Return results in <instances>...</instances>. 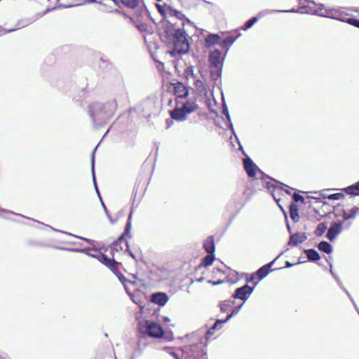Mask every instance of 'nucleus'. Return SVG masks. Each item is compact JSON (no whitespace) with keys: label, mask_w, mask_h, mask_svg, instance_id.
Returning a JSON list of instances; mask_svg holds the SVG:
<instances>
[{"label":"nucleus","mask_w":359,"mask_h":359,"mask_svg":"<svg viewBox=\"0 0 359 359\" xmlns=\"http://www.w3.org/2000/svg\"><path fill=\"white\" fill-rule=\"evenodd\" d=\"M158 13L162 17L161 27L158 26V36L162 42L172 46L170 54L174 56L188 53L190 43L189 35L184 29V21L182 22V27H177L176 24L179 20L184 19L190 22L189 20L181 11L173 9L165 3L164 5L158 4Z\"/></svg>","instance_id":"obj_1"},{"label":"nucleus","mask_w":359,"mask_h":359,"mask_svg":"<svg viewBox=\"0 0 359 359\" xmlns=\"http://www.w3.org/2000/svg\"><path fill=\"white\" fill-rule=\"evenodd\" d=\"M98 259L100 262L104 264V265L107 266L115 274L117 275L119 280L123 282V284L125 287L126 290L127 291L128 294L131 297V299L133 301L138 304L140 308L143 309V306H142L140 302L136 301L135 299V293H132L130 292L128 283L131 285L137 284L138 285H142L144 289H147V287H150L149 285L142 283L141 280H139V283L137 282H132L130 280H126L123 276L121 274H118V266L121 265V263L116 262L114 259H111L108 258L106 255L103 254H100L98 257Z\"/></svg>","instance_id":"obj_2"},{"label":"nucleus","mask_w":359,"mask_h":359,"mask_svg":"<svg viewBox=\"0 0 359 359\" xmlns=\"http://www.w3.org/2000/svg\"><path fill=\"white\" fill-rule=\"evenodd\" d=\"M117 108L115 100H111L104 104L95 103L90 106V114L94 122L104 121L114 115Z\"/></svg>","instance_id":"obj_3"},{"label":"nucleus","mask_w":359,"mask_h":359,"mask_svg":"<svg viewBox=\"0 0 359 359\" xmlns=\"http://www.w3.org/2000/svg\"><path fill=\"white\" fill-rule=\"evenodd\" d=\"M163 325L158 324V341L165 339L167 341H171L174 339L173 332L171 327L173 324H170V319L168 317H163Z\"/></svg>","instance_id":"obj_4"},{"label":"nucleus","mask_w":359,"mask_h":359,"mask_svg":"<svg viewBox=\"0 0 359 359\" xmlns=\"http://www.w3.org/2000/svg\"><path fill=\"white\" fill-rule=\"evenodd\" d=\"M131 217H132V213H130L128 217V222H127L124 232L121 235V236L117 239V241H116L112 244V246H111L112 250H116V251L122 250L123 247L122 246L121 244L124 243L126 245V243H128L127 241H125V237L128 236L129 238H131V234H130V230H131V226H132Z\"/></svg>","instance_id":"obj_5"},{"label":"nucleus","mask_w":359,"mask_h":359,"mask_svg":"<svg viewBox=\"0 0 359 359\" xmlns=\"http://www.w3.org/2000/svg\"><path fill=\"white\" fill-rule=\"evenodd\" d=\"M140 332L151 337H157V324L150 320H145L139 323Z\"/></svg>","instance_id":"obj_6"},{"label":"nucleus","mask_w":359,"mask_h":359,"mask_svg":"<svg viewBox=\"0 0 359 359\" xmlns=\"http://www.w3.org/2000/svg\"><path fill=\"white\" fill-rule=\"evenodd\" d=\"M257 283L258 282H255L253 287H250L248 284H245L242 287L236 288L233 294L232 295L233 299H239L243 302H245L252 293L255 285H257Z\"/></svg>","instance_id":"obj_7"},{"label":"nucleus","mask_w":359,"mask_h":359,"mask_svg":"<svg viewBox=\"0 0 359 359\" xmlns=\"http://www.w3.org/2000/svg\"><path fill=\"white\" fill-rule=\"evenodd\" d=\"M157 34L155 32H147V33L144 34V41L147 45L148 50L149 51L151 57L154 60V62H156V58L155 55V52L157 50V43L156 41V37Z\"/></svg>","instance_id":"obj_8"},{"label":"nucleus","mask_w":359,"mask_h":359,"mask_svg":"<svg viewBox=\"0 0 359 359\" xmlns=\"http://www.w3.org/2000/svg\"><path fill=\"white\" fill-rule=\"evenodd\" d=\"M225 57L226 53L222 56V52L219 49L211 51L208 57L210 67H222Z\"/></svg>","instance_id":"obj_9"},{"label":"nucleus","mask_w":359,"mask_h":359,"mask_svg":"<svg viewBox=\"0 0 359 359\" xmlns=\"http://www.w3.org/2000/svg\"><path fill=\"white\" fill-rule=\"evenodd\" d=\"M280 186L278 185V184H273L271 182H266V185H265V188L271 191L273 199L276 201L277 204L280 208V209L282 210H283V208L279 204L280 198H278L276 197V194H274V191L276 190H283V187H282L284 186V187H286L287 188V189H284V191L286 194L290 195L291 194L290 190H293V189L291 188V187H289L288 186H287V185H285V184H284L283 183H280Z\"/></svg>","instance_id":"obj_10"},{"label":"nucleus","mask_w":359,"mask_h":359,"mask_svg":"<svg viewBox=\"0 0 359 359\" xmlns=\"http://www.w3.org/2000/svg\"><path fill=\"white\" fill-rule=\"evenodd\" d=\"M343 230V222H333L331 223L330 228L326 234V238L330 241L336 239L337 236L341 233Z\"/></svg>","instance_id":"obj_11"},{"label":"nucleus","mask_w":359,"mask_h":359,"mask_svg":"<svg viewBox=\"0 0 359 359\" xmlns=\"http://www.w3.org/2000/svg\"><path fill=\"white\" fill-rule=\"evenodd\" d=\"M243 166L249 177H255L256 175L257 170H259V171L262 172L261 170L258 168L257 165L252 161V160L249 156H246L243 159Z\"/></svg>","instance_id":"obj_12"},{"label":"nucleus","mask_w":359,"mask_h":359,"mask_svg":"<svg viewBox=\"0 0 359 359\" xmlns=\"http://www.w3.org/2000/svg\"><path fill=\"white\" fill-rule=\"evenodd\" d=\"M287 227L289 231V233H291L290 226L288 223H287ZM306 239L307 236L306 233H295L293 234H290L288 245L290 246H296L299 243L304 242Z\"/></svg>","instance_id":"obj_13"},{"label":"nucleus","mask_w":359,"mask_h":359,"mask_svg":"<svg viewBox=\"0 0 359 359\" xmlns=\"http://www.w3.org/2000/svg\"><path fill=\"white\" fill-rule=\"evenodd\" d=\"M283 255L281 252L278 255L273 261L271 262L261 266L256 272L257 276L259 277V280H262L265 278L269 273L271 271V267L274 264L275 262Z\"/></svg>","instance_id":"obj_14"},{"label":"nucleus","mask_w":359,"mask_h":359,"mask_svg":"<svg viewBox=\"0 0 359 359\" xmlns=\"http://www.w3.org/2000/svg\"><path fill=\"white\" fill-rule=\"evenodd\" d=\"M174 93L177 97L185 98L189 94V90L182 83L178 82L174 84Z\"/></svg>","instance_id":"obj_15"},{"label":"nucleus","mask_w":359,"mask_h":359,"mask_svg":"<svg viewBox=\"0 0 359 359\" xmlns=\"http://www.w3.org/2000/svg\"><path fill=\"white\" fill-rule=\"evenodd\" d=\"M181 108L184 111V113L188 115L195 111L198 108V106L195 100H189L182 103Z\"/></svg>","instance_id":"obj_16"},{"label":"nucleus","mask_w":359,"mask_h":359,"mask_svg":"<svg viewBox=\"0 0 359 359\" xmlns=\"http://www.w3.org/2000/svg\"><path fill=\"white\" fill-rule=\"evenodd\" d=\"M220 43V36L217 34H209L205 39L204 46L210 48L214 45Z\"/></svg>","instance_id":"obj_17"},{"label":"nucleus","mask_w":359,"mask_h":359,"mask_svg":"<svg viewBox=\"0 0 359 359\" xmlns=\"http://www.w3.org/2000/svg\"><path fill=\"white\" fill-rule=\"evenodd\" d=\"M172 119L177 121H183L187 119V115L181 107H175L170 111Z\"/></svg>","instance_id":"obj_18"},{"label":"nucleus","mask_w":359,"mask_h":359,"mask_svg":"<svg viewBox=\"0 0 359 359\" xmlns=\"http://www.w3.org/2000/svg\"><path fill=\"white\" fill-rule=\"evenodd\" d=\"M241 36V33H238L236 36H229L220 42L219 45L221 46V47L226 49V54L229 50L230 47L232 46V44L235 42V41Z\"/></svg>","instance_id":"obj_19"},{"label":"nucleus","mask_w":359,"mask_h":359,"mask_svg":"<svg viewBox=\"0 0 359 359\" xmlns=\"http://www.w3.org/2000/svg\"><path fill=\"white\" fill-rule=\"evenodd\" d=\"M203 248L208 253H214L215 250L214 238L212 236H208L203 243Z\"/></svg>","instance_id":"obj_20"},{"label":"nucleus","mask_w":359,"mask_h":359,"mask_svg":"<svg viewBox=\"0 0 359 359\" xmlns=\"http://www.w3.org/2000/svg\"><path fill=\"white\" fill-rule=\"evenodd\" d=\"M290 217L291 219L294 222H298L299 220V215L298 212V205L294 203H292L290 205Z\"/></svg>","instance_id":"obj_21"},{"label":"nucleus","mask_w":359,"mask_h":359,"mask_svg":"<svg viewBox=\"0 0 359 359\" xmlns=\"http://www.w3.org/2000/svg\"><path fill=\"white\" fill-rule=\"evenodd\" d=\"M235 304V299H226L219 302V306L220 311L222 313L227 312L230 308L233 307Z\"/></svg>","instance_id":"obj_22"},{"label":"nucleus","mask_w":359,"mask_h":359,"mask_svg":"<svg viewBox=\"0 0 359 359\" xmlns=\"http://www.w3.org/2000/svg\"><path fill=\"white\" fill-rule=\"evenodd\" d=\"M304 252L306 254L308 259L311 262H317L320 259L319 253L314 249L304 250Z\"/></svg>","instance_id":"obj_23"},{"label":"nucleus","mask_w":359,"mask_h":359,"mask_svg":"<svg viewBox=\"0 0 359 359\" xmlns=\"http://www.w3.org/2000/svg\"><path fill=\"white\" fill-rule=\"evenodd\" d=\"M222 114L224 115L227 119V123H226V126L231 130L232 133L235 134V131H234V129H233V124L231 123V117H230V114L229 113V110H228V107L226 106V104H223V106H222ZM236 136V135H235ZM237 140L238 141V139L236 138Z\"/></svg>","instance_id":"obj_24"},{"label":"nucleus","mask_w":359,"mask_h":359,"mask_svg":"<svg viewBox=\"0 0 359 359\" xmlns=\"http://www.w3.org/2000/svg\"><path fill=\"white\" fill-rule=\"evenodd\" d=\"M346 194L359 196V182L344 189Z\"/></svg>","instance_id":"obj_25"},{"label":"nucleus","mask_w":359,"mask_h":359,"mask_svg":"<svg viewBox=\"0 0 359 359\" xmlns=\"http://www.w3.org/2000/svg\"><path fill=\"white\" fill-rule=\"evenodd\" d=\"M318 248L319 250L326 253L330 254L332 253L333 248L330 243L327 241H323L318 244Z\"/></svg>","instance_id":"obj_26"},{"label":"nucleus","mask_w":359,"mask_h":359,"mask_svg":"<svg viewBox=\"0 0 359 359\" xmlns=\"http://www.w3.org/2000/svg\"><path fill=\"white\" fill-rule=\"evenodd\" d=\"M215 259V255L214 253H208V255L205 256L203 259L202 262L201 264V266H203L204 267H207L208 266H210L212 264Z\"/></svg>","instance_id":"obj_27"},{"label":"nucleus","mask_w":359,"mask_h":359,"mask_svg":"<svg viewBox=\"0 0 359 359\" xmlns=\"http://www.w3.org/2000/svg\"><path fill=\"white\" fill-rule=\"evenodd\" d=\"M222 67H211L210 77L213 81H217L221 78Z\"/></svg>","instance_id":"obj_28"},{"label":"nucleus","mask_w":359,"mask_h":359,"mask_svg":"<svg viewBox=\"0 0 359 359\" xmlns=\"http://www.w3.org/2000/svg\"><path fill=\"white\" fill-rule=\"evenodd\" d=\"M327 229V224L325 222L320 223L317 226V227L314 231V233L316 236L320 237L323 235V233L325 232Z\"/></svg>","instance_id":"obj_29"},{"label":"nucleus","mask_w":359,"mask_h":359,"mask_svg":"<svg viewBox=\"0 0 359 359\" xmlns=\"http://www.w3.org/2000/svg\"><path fill=\"white\" fill-rule=\"evenodd\" d=\"M258 17H252L250 19L248 20L243 26L241 28V29L246 31L251 28L257 21H258Z\"/></svg>","instance_id":"obj_30"},{"label":"nucleus","mask_w":359,"mask_h":359,"mask_svg":"<svg viewBox=\"0 0 359 359\" xmlns=\"http://www.w3.org/2000/svg\"><path fill=\"white\" fill-rule=\"evenodd\" d=\"M280 12L281 11H280V10L265 9V10L260 11L258 13V15L257 17H258V20H259V18H262L268 15H271V14H274V13H280Z\"/></svg>","instance_id":"obj_31"},{"label":"nucleus","mask_w":359,"mask_h":359,"mask_svg":"<svg viewBox=\"0 0 359 359\" xmlns=\"http://www.w3.org/2000/svg\"><path fill=\"white\" fill-rule=\"evenodd\" d=\"M169 299L168 294L165 292H158V306H163Z\"/></svg>","instance_id":"obj_32"},{"label":"nucleus","mask_w":359,"mask_h":359,"mask_svg":"<svg viewBox=\"0 0 359 359\" xmlns=\"http://www.w3.org/2000/svg\"><path fill=\"white\" fill-rule=\"evenodd\" d=\"M96 149H97V147L94 149L93 153L92 156H91V171H92L94 185H95V187L96 189V191H97V194H99V191H98V189H97V184H96V182H95V151Z\"/></svg>","instance_id":"obj_33"},{"label":"nucleus","mask_w":359,"mask_h":359,"mask_svg":"<svg viewBox=\"0 0 359 359\" xmlns=\"http://www.w3.org/2000/svg\"><path fill=\"white\" fill-rule=\"evenodd\" d=\"M115 1H120L123 5L134 8H135L139 2V0H114Z\"/></svg>","instance_id":"obj_34"},{"label":"nucleus","mask_w":359,"mask_h":359,"mask_svg":"<svg viewBox=\"0 0 359 359\" xmlns=\"http://www.w3.org/2000/svg\"><path fill=\"white\" fill-rule=\"evenodd\" d=\"M243 304L244 303H242L240 305L238 306H234L231 313H229L226 318V319L227 320V321H229L231 318H233V316H235L236 315H237L238 313V312L240 311L241 309L242 308V306H243Z\"/></svg>","instance_id":"obj_35"},{"label":"nucleus","mask_w":359,"mask_h":359,"mask_svg":"<svg viewBox=\"0 0 359 359\" xmlns=\"http://www.w3.org/2000/svg\"><path fill=\"white\" fill-rule=\"evenodd\" d=\"M227 320L225 318L224 320H220V319H217L216 320V321L215 322V323L212 325V326L211 327H212V330H217V329H220L222 326L223 324L227 323Z\"/></svg>","instance_id":"obj_36"},{"label":"nucleus","mask_w":359,"mask_h":359,"mask_svg":"<svg viewBox=\"0 0 359 359\" xmlns=\"http://www.w3.org/2000/svg\"><path fill=\"white\" fill-rule=\"evenodd\" d=\"M342 22H345L349 25H351L354 27L359 28V20L356 18H346V19H341Z\"/></svg>","instance_id":"obj_37"},{"label":"nucleus","mask_w":359,"mask_h":359,"mask_svg":"<svg viewBox=\"0 0 359 359\" xmlns=\"http://www.w3.org/2000/svg\"><path fill=\"white\" fill-rule=\"evenodd\" d=\"M306 8H307V6H303L300 7L299 9H298V11H299L298 13H308V14H313V15H320V16H325L323 14L318 13V12L317 11H315L314 12L306 11Z\"/></svg>","instance_id":"obj_38"},{"label":"nucleus","mask_w":359,"mask_h":359,"mask_svg":"<svg viewBox=\"0 0 359 359\" xmlns=\"http://www.w3.org/2000/svg\"><path fill=\"white\" fill-rule=\"evenodd\" d=\"M162 349V350H168V351H169V353L172 355L175 359H180V357H179V355L173 351L172 350H171L170 348L169 347H165V346H161V344H160V342L158 341V349Z\"/></svg>","instance_id":"obj_39"},{"label":"nucleus","mask_w":359,"mask_h":359,"mask_svg":"<svg viewBox=\"0 0 359 359\" xmlns=\"http://www.w3.org/2000/svg\"><path fill=\"white\" fill-rule=\"evenodd\" d=\"M292 198L294 203L297 202H304V197L297 193H294L292 194Z\"/></svg>","instance_id":"obj_40"},{"label":"nucleus","mask_w":359,"mask_h":359,"mask_svg":"<svg viewBox=\"0 0 359 359\" xmlns=\"http://www.w3.org/2000/svg\"><path fill=\"white\" fill-rule=\"evenodd\" d=\"M344 197V196L342 193H335L329 195L328 198L331 200H339Z\"/></svg>","instance_id":"obj_41"},{"label":"nucleus","mask_w":359,"mask_h":359,"mask_svg":"<svg viewBox=\"0 0 359 359\" xmlns=\"http://www.w3.org/2000/svg\"><path fill=\"white\" fill-rule=\"evenodd\" d=\"M358 211H359V208H358L357 207H353L351 209L349 210V215H350V217L351 219H355L357 214L358 213Z\"/></svg>","instance_id":"obj_42"},{"label":"nucleus","mask_w":359,"mask_h":359,"mask_svg":"<svg viewBox=\"0 0 359 359\" xmlns=\"http://www.w3.org/2000/svg\"><path fill=\"white\" fill-rule=\"evenodd\" d=\"M341 217L344 219V221H346V220H348V219H351L350 217V215L348 212H347V211L344 209H341Z\"/></svg>","instance_id":"obj_43"},{"label":"nucleus","mask_w":359,"mask_h":359,"mask_svg":"<svg viewBox=\"0 0 359 359\" xmlns=\"http://www.w3.org/2000/svg\"><path fill=\"white\" fill-rule=\"evenodd\" d=\"M215 330H212V327H210L205 334L206 338L209 339L214 334Z\"/></svg>","instance_id":"obj_44"},{"label":"nucleus","mask_w":359,"mask_h":359,"mask_svg":"<svg viewBox=\"0 0 359 359\" xmlns=\"http://www.w3.org/2000/svg\"><path fill=\"white\" fill-rule=\"evenodd\" d=\"M186 74L188 75L191 74L192 77H194V67L190 66L188 67L187 70L186 71Z\"/></svg>","instance_id":"obj_45"},{"label":"nucleus","mask_w":359,"mask_h":359,"mask_svg":"<svg viewBox=\"0 0 359 359\" xmlns=\"http://www.w3.org/2000/svg\"><path fill=\"white\" fill-rule=\"evenodd\" d=\"M341 208H335V210H334V217H341Z\"/></svg>","instance_id":"obj_46"},{"label":"nucleus","mask_w":359,"mask_h":359,"mask_svg":"<svg viewBox=\"0 0 359 359\" xmlns=\"http://www.w3.org/2000/svg\"><path fill=\"white\" fill-rule=\"evenodd\" d=\"M280 13H298V9L292 8L290 10H280Z\"/></svg>","instance_id":"obj_47"},{"label":"nucleus","mask_w":359,"mask_h":359,"mask_svg":"<svg viewBox=\"0 0 359 359\" xmlns=\"http://www.w3.org/2000/svg\"><path fill=\"white\" fill-rule=\"evenodd\" d=\"M195 86H196V88H199L203 86V83L202 81H201L199 79H197L195 81Z\"/></svg>","instance_id":"obj_48"},{"label":"nucleus","mask_w":359,"mask_h":359,"mask_svg":"<svg viewBox=\"0 0 359 359\" xmlns=\"http://www.w3.org/2000/svg\"><path fill=\"white\" fill-rule=\"evenodd\" d=\"M151 302L154 304H157V293L151 294Z\"/></svg>","instance_id":"obj_49"},{"label":"nucleus","mask_w":359,"mask_h":359,"mask_svg":"<svg viewBox=\"0 0 359 359\" xmlns=\"http://www.w3.org/2000/svg\"><path fill=\"white\" fill-rule=\"evenodd\" d=\"M126 251L128 252L129 255L134 259H135V257L134 255V254L129 249V246H128V243H126Z\"/></svg>","instance_id":"obj_50"},{"label":"nucleus","mask_w":359,"mask_h":359,"mask_svg":"<svg viewBox=\"0 0 359 359\" xmlns=\"http://www.w3.org/2000/svg\"><path fill=\"white\" fill-rule=\"evenodd\" d=\"M300 263H301V262H299L297 264H292L289 261H286L285 262V267L286 268H290V267L293 266L294 265L298 264H300Z\"/></svg>","instance_id":"obj_51"},{"label":"nucleus","mask_w":359,"mask_h":359,"mask_svg":"<svg viewBox=\"0 0 359 359\" xmlns=\"http://www.w3.org/2000/svg\"><path fill=\"white\" fill-rule=\"evenodd\" d=\"M172 120L173 119H167L166 120V124H167V128H170L171 126V125L172 124Z\"/></svg>","instance_id":"obj_52"},{"label":"nucleus","mask_w":359,"mask_h":359,"mask_svg":"<svg viewBox=\"0 0 359 359\" xmlns=\"http://www.w3.org/2000/svg\"><path fill=\"white\" fill-rule=\"evenodd\" d=\"M221 283H222V281H221V280H217V282H213L212 283H213L214 285H218V284H220Z\"/></svg>","instance_id":"obj_53"},{"label":"nucleus","mask_w":359,"mask_h":359,"mask_svg":"<svg viewBox=\"0 0 359 359\" xmlns=\"http://www.w3.org/2000/svg\"><path fill=\"white\" fill-rule=\"evenodd\" d=\"M266 177H267V178H269V179H270V180H273V181H274V182H278V181L275 180L274 179H273L272 177H270V176H269V175H266Z\"/></svg>","instance_id":"obj_54"},{"label":"nucleus","mask_w":359,"mask_h":359,"mask_svg":"<svg viewBox=\"0 0 359 359\" xmlns=\"http://www.w3.org/2000/svg\"><path fill=\"white\" fill-rule=\"evenodd\" d=\"M253 279H254V276L252 275L250 279L247 280V282L252 281V280H253Z\"/></svg>","instance_id":"obj_55"},{"label":"nucleus","mask_w":359,"mask_h":359,"mask_svg":"<svg viewBox=\"0 0 359 359\" xmlns=\"http://www.w3.org/2000/svg\"><path fill=\"white\" fill-rule=\"evenodd\" d=\"M334 18H335V17H333ZM347 18H345V17H341V18H336V19H338L341 21H342L341 19H346Z\"/></svg>","instance_id":"obj_56"},{"label":"nucleus","mask_w":359,"mask_h":359,"mask_svg":"<svg viewBox=\"0 0 359 359\" xmlns=\"http://www.w3.org/2000/svg\"><path fill=\"white\" fill-rule=\"evenodd\" d=\"M102 206H103V208L104 209L106 213L107 214V208L106 206L104 205V203L102 202Z\"/></svg>","instance_id":"obj_57"},{"label":"nucleus","mask_w":359,"mask_h":359,"mask_svg":"<svg viewBox=\"0 0 359 359\" xmlns=\"http://www.w3.org/2000/svg\"><path fill=\"white\" fill-rule=\"evenodd\" d=\"M306 11L313 12V10L311 8H309V6H307V8Z\"/></svg>","instance_id":"obj_58"},{"label":"nucleus","mask_w":359,"mask_h":359,"mask_svg":"<svg viewBox=\"0 0 359 359\" xmlns=\"http://www.w3.org/2000/svg\"><path fill=\"white\" fill-rule=\"evenodd\" d=\"M80 238L83 239V240L86 241L87 242H90V241L89 239H88V238H82V237H80Z\"/></svg>","instance_id":"obj_59"},{"label":"nucleus","mask_w":359,"mask_h":359,"mask_svg":"<svg viewBox=\"0 0 359 359\" xmlns=\"http://www.w3.org/2000/svg\"><path fill=\"white\" fill-rule=\"evenodd\" d=\"M158 67H159L160 65H162V66L163 65V62H160L159 60H158Z\"/></svg>","instance_id":"obj_60"},{"label":"nucleus","mask_w":359,"mask_h":359,"mask_svg":"<svg viewBox=\"0 0 359 359\" xmlns=\"http://www.w3.org/2000/svg\"><path fill=\"white\" fill-rule=\"evenodd\" d=\"M135 293L138 294L140 292V290H135Z\"/></svg>","instance_id":"obj_61"},{"label":"nucleus","mask_w":359,"mask_h":359,"mask_svg":"<svg viewBox=\"0 0 359 359\" xmlns=\"http://www.w3.org/2000/svg\"><path fill=\"white\" fill-rule=\"evenodd\" d=\"M49 11H50V9H47V10L44 12V13H48Z\"/></svg>","instance_id":"obj_62"},{"label":"nucleus","mask_w":359,"mask_h":359,"mask_svg":"<svg viewBox=\"0 0 359 359\" xmlns=\"http://www.w3.org/2000/svg\"><path fill=\"white\" fill-rule=\"evenodd\" d=\"M239 145H240V149L243 150V147L241 145L240 143H239Z\"/></svg>","instance_id":"obj_63"},{"label":"nucleus","mask_w":359,"mask_h":359,"mask_svg":"<svg viewBox=\"0 0 359 359\" xmlns=\"http://www.w3.org/2000/svg\"><path fill=\"white\" fill-rule=\"evenodd\" d=\"M285 219H287V217L286 215V214L285 213Z\"/></svg>","instance_id":"obj_64"}]
</instances>
